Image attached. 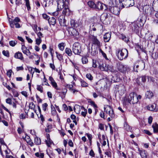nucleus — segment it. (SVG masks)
<instances>
[{
    "instance_id": "nucleus-54",
    "label": "nucleus",
    "mask_w": 158,
    "mask_h": 158,
    "mask_svg": "<svg viewBox=\"0 0 158 158\" xmlns=\"http://www.w3.org/2000/svg\"><path fill=\"white\" fill-rule=\"evenodd\" d=\"M52 85L56 89L59 90V89L57 88V86L56 83L54 81L51 83Z\"/></svg>"
},
{
    "instance_id": "nucleus-33",
    "label": "nucleus",
    "mask_w": 158,
    "mask_h": 158,
    "mask_svg": "<svg viewBox=\"0 0 158 158\" xmlns=\"http://www.w3.org/2000/svg\"><path fill=\"white\" fill-rule=\"evenodd\" d=\"M58 47L60 50L61 51H63L65 47L64 43H61L59 44Z\"/></svg>"
},
{
    "instance_id": "nucleus-37",
    "label": "nucleus",
    "mask_w": 158,
    "mask_h": 158,
    "mask_svg": "<svg viewBox=\"0 0 158 158\" xmlns=\"http://www.w3.org/2000/svg\"><path fill=\"white\" fill-rule=\"evenodd\" d=\"M51 107L52 110V115H55L56 113V111L55 108L54 107V106H53L52 105H51Z\"/></svg>"
},
{
    "instance_id": "nucleus-9",
    "label": "nucleus",
    "mask_w": 158,
    "mask_h": 158,
    "mask_svg": "<svg viewBox=\"0 0 158 158\" xmlns=\"http://www.w3.org/2000/svg\"><path fill=\"white\" fill-rule=\"evenodd\" d=\"M109 11L111 13L116 15L119 14L120 9L117 6H111L109 7Z\"/></svg>"
},
{
    "instance_id": "nucleus-11",
    "label": "nucleus",
    "mask_w": 158,
    "mask_h": 158,
    "mask_svg": "<svg viewBox=\"0 0 158 158\" xmlns=\"http://www.w3.org/2000/svg\"><path fill=\"white\" fill-rule=\"evenodd\" d=\"M116 88L118 89V92L121 95H123L125 92V87L123 85H117L116 86Z\"/></svg>"
},
{
    "instance_id": "nucleus-4",
    "label": "nucleus",
    "mask_w": 158,
    "mask_h": 158,
    "mask_svg": "<svg viewBox=\"0 0 158 158\" xmlns=\"http://www.w3.org/2000/svg\"><path fill=\"white\" fill-rule=\"evenodd\" d=\"M127 101L130 103L133 104L137 103L138 99L137 98V94L134 92L130 93L128 96Z\"/></svg>"
},
{
    "instance_id": "nucleus-39",
    "label": "nucleus",
    "mask_w": 158,
    "mask_h": 158,
    "mask_svg": "<svg viewBox=\"0 0 158 158\" xmlns=\"http://www.w3.org/2000/svg\"><path fill=\"white\" fill-rule=\"evenodd\" d=\"M115 0H110L109 1L108 6L109 7L111 6H114V3L115 2Z\"/></svg>"
},
{
    "instance_id": "nucleus-58",
    "label": "nucleus",
    "mask_w": 158,
    "mask_h": 158,
    "mask_svg": "<svg viewBox=\"0 0 158 158\" xmlns=\"http://www.w3.org/2000/svg\"><path fill=\"white\" fill-rule=\"evenodd\" d=\"M87 113V110L86 109H84V111L81 112V114L82 116L85 117L86 116Z\"/></svg>"
},
{
    "instance_id": "nucleus-59",
    "label": "nucleus",
    "mask_w": 158,
    "mask_h": 158,
    "mask_svg": "<svg viewBox=\"0 0 158 158\" xmlns=\"http://www.w3.org/2000/svg\"><path fill=\"white\" fill-rule=\"evenodd\" d=\"M6 103L9 104L10 105L12 104V100L10 98H8L6 99Z\"/></svg>"
},
{
    "instance_id": "nucleus-44",
    "label": "nucleus",
    "mask_w": 158,
    "mask_h": 158,
    "mask_svg": "<svg viewBox=\"0 0 158 158\" xmlns=\"http://www.w3.org/2000/svg\"><path fill=\"white\" fill-rule=\"evenodd\" d=\"M82 63L83 64H85L88 62L87 58L86 57H83L82 58Z\"/></svg>"
},
{
    "instance_id": "nucleus-19",
    "label": "nucleus",
    "mask_w": 158,
    "mask_h": 158,
    "mask_svg": "<svg viewBox=\"0 0 158 158\" xmlns=\"http://www.w3.org/2000/svg\"><path fill=\"white\" fill-rule=\"evenodd\" d=\"M14 57L16 58L19 59L21 60H23V57L22 54L19 52H18L15 53Z\"/></svg>"
},
{
    "instance_id": "nucleus-45",
    "label": "nucleus",
    "mask_w": 158,
    "mask_h": 158,
    "mask_svg": "<svg viewBox=\"0 0 158 158\" xmlns=\"http://www.w3.org/2000/svg\"><path fill=\"white\" fill-rule=\"evenodd\" d=\"M9 23L10 27L11 28L14 27V20H13L11 19H9Z\"/></svg>"
},
{
    "instance_id": "nucleus-40",
    "label": "nucleus",
    "mask_w": 158,
    "mask_h": 158,
    "mask_svg": "<svg viewBox=\"0 0 158 158\" xmlns=\"http://www.w3.org/2000/svg\"><path fill=\"white\" fill-rule=\"evenodd\" d=\"M52 128V125L51 124L48 125L47 128L45 129V131L47 132H49Z\"/></svg>"
},
{
    "instance_id": "nucleus-61",
    "label": "nucleus",
    "mask_w": 158,
    "mask_h": 158,
    "mask_svg": "<svg viewBox=\"0 0 158 158\" xmlns=\"http://www.w3.org/2000/svg\"><path fill=\"white\" fill-rule=\"evenodd\" d=\"M12 91L13 92V95L15 97H17L18 96L19 94L17 91L14 89L12 90Z\"/></svg>"
},
{
    "instance_id": "nucleus-56",
    "label": "nucleus",
    "mask_w": 158,
    "mask_h": 158,
    "mask_svg": "<svg viewBox=\"0 0 158 158\" xmlns=\"http://www.w3.org/2000/svg\"><path fill=\"white\" fill-rule=\"evenodd\" d=\"M98 65L97 64V62L96 60H93V67L94 68H96Z\"/></svg>"
},
{
    "instance_id": "nucleus-49",
    "label": "nucleus",
    "mask_w": 158,
    "mask_h": 158,
    "mask_svg": "<svg viewBox=\"0 0 158 158\" xmlns=\"http://www.w3.org/2000/svg\"><path fill=\"white\" fill-rule=\"evenodd\" d=\"M88 102L91 105H92L94 108H97V105L95 104V102L92 101H88Z\"/></svg>"
},
{
    "instance_id": "nucleus-50",
    "label": "nucleus",
    "mask_w": 158,
    "mask_h": 158,
    "mask_svg": "<svg viewBox=\"0 0 158 158\" xmlns=\"http://www.w3.org/2000/svg\"><path fill=\"white\" fill-rule=\"evenodd\" d=\"M57 92L60 94V95L61 96V97L62 99H64L65 98L66 94H65L64 92L58 91Z\"/></svg>"
},
{
    "instance_id": "nucleus-1",
    "label": "nucleus",
    "mask_w": 158,
    "mask_h": 158,
    "mask_svg": "<svg viewBox=\"0 0 158 158\" xmlns=\"http://www.w3.org/2000/svg\"><path fill=\"white\" fill-rule=\"evenodd\" d=\"M128 55V52L126 49H118L117 50L116 55L120 60H122L126 58Z\"/></svg>"
},
{
    "instance_id": "nucleus-2",
    "label": "nucleus",
    "mask_w": 158,
    "mask_h": 158,
    "mask_svg": "<svg viewBox=\"0 0 158 158\" xmlns=\"http://www.w3.org/2000/svg\"><path fill=\"white\" fill-rule=\"evenodd\" d=\"M119 1L120 6L122 8L132 6L135 3L134 0H119Z\"/></svg>"
},
{
    "instance_id": "nucleus-34",
    "label": "nucleus",
    "mask_w": 158,
    "mask_h": 158,
    "mask_svg": "<svg viewBox=\"0 0 158 158\" xmlns=\"http://www.w3.org/2000/svg\"><path fill=\"white\" fill-rule=\"evenodd\" d=\"M48 137H49V139L46 140L45 142L46 143V144L47 145V146L48 147H50L51 146V145L52 144V143H53V142L50 139L49 137V134H48Z\"/></svg>"
},
{
    "instance_id": "nucleus-36",
    "label": "nucleus",
    "mask_w": 158,
    "mask_h": 158,
    "mask_svg": "<svg viewBox=\"0 0 158 158\" xmlns=\"http://www.w3.org/2000/svg\"><path fill=\"white\" fill-rule=\"evenodd\" d=\"M35 156L39 158H44V154L43 153L37 152L35 154Z\"/></svg>"
},
{
    "instance_id": "nucleus-26",
    "label": "nucleus",
    "mask_w": 158,
    "mask_h": 158,
    "mask_svg": "<svg viewBox=\"0 0 158 158\" xmlns=\"http://www.w3.org/2000/svg\"><path fill=\"white\" fill-rule=\"evenodd\" d=\"M124 128L128 131H130L131 130V128L128 125L127 123L126 122L124 124Z\"/></svg>"
},
{
    "instance_id": "nucleus-31",
    "label": "nucleus",
    "mask_w": 158,
    "mask_h": 158,
    "mask_svg": "<svg viewBox=\"0 0 158 158\" xmlns=\"http://www.w3.org/2000/svg\"><path fill=\"white\" fill-rule=\"evenodd\" d=\"M25 2V6L28 10H31V6L29 0H24Z\"/></svg>"
},
{
    "instance_id": "nucleus-48",
    "label": "nucleus",
    "mask_w": 158,
    "mask_h": 158,
    "mask_svg": "<svg viewBox=\"0 0 158 158\" xmlns=\"http://www.w3.org/2000/svg\"><path fill=\"white\" fill-rule=\"evenodd\" d=\"M86 77L90 81H92L93 79V77L90 73L87 74L86 75Z\"/></svg>"
},
{
    "instance_id": "nucleus-10",
    "label": "nucleus",
    "mask_w": 158,
    "mask_h": 158,
    "mask_svg": "<svg viewBox=\"0 0 158 158\" xmlns=\"http://www.w3.org/2000/svg\"><path fill=\"white\" fill-rule=\"evenodd\" d=\"M98 64H99V69L102 71H108L109 70V65L106 64L105 63H103L98 62Z\"/></svg>"
},
{
    "instance_id": "nucleus-3",
    "label": "nucleus",
    "mask_w": 158,
    "mask_h": 158,
    "mask_svg": "<svg viewBox=\"0 0 158 158\" xmlns=\"http://www.w3.org/2000/svg\"><path fill=\"white\" fill-rule=\"evenodd\" d=\"M73 52L75 55H79L81 51V46L78 42H75L72 47Z\"/></svg>"
},
{
    "instance_id": "nucleus-57",
    "label": "nucleus",
    "mask_w": 158,
    "mask_h": 158,
    "mask_svg": "<svg viewBox=\"0 0 158 158\" xmlns=\"http://www.w3.org/2000/svg\"><path fill=\"white\" fill-rule=\"evenodd\" d=\"M73 86L72 85H67L66 86V88L69 89L70 91L73 89Z\"/></svg>"
},
{
    "instance_id": "nucleus-30",
    "label": "nucleus",
    "mask_w": 158,
    "mask_h": 158,
    "mask_svg": "<svg viewBox=\"0 0 158 158\" xmlns=\"http://www.w3.org/2000/svg\"><path fill=\"white\" fill-rule=\"evenodd\" d=\"M34 143L35 144L37 145L40 144L41 143L40 139L37 137H35L34 139Z\"/></svg>"
},
{
    "instance_id": "nucleus-41",
    "label": "nucleus",
    "mask_w": 158,
    "mask_h": 158,
    "mask_svg": "<svg viewBox=\"0 0 158 158\" xmlns=\"http://www.w3.org/2000/svg\"><path fill=\"white\" fill-rule=\"evenodd\" d=\"M56 56L58 59L60 61L63 60V56L61 54L58 53L57 52H56Z\"/></svg>"
},
{
    "instance_id": "nucleus-62",
    "label": "nucleus",
    "mask_w": 158,
    "mask_h": 158,
    "mask_svg": "<svg viewBox=\"0 0 158 158\" xmlns=\"http://www.w3.org/2000/svg\"><path fill=\"white\" fill-rule=\"evenodd\" d=\"M35 106V105H34V103L33 102H31L29 104V108H30L32 109H34Z\"/></svg>"
},
{
    "instance_id": "nucleus-32",
    "label": "nucleus",
    "mask_w": 158,
    "mask_h": 158,
    "mask_svg": "<svg viewBox=\"0 0 158 158\" xmlns=\"http://www.w3.org/2000/svg\"><path fill=\"white\" fill-rule=\"evenodd\" d=\"M107 16L108 15L106 14L102 15L100 16L101 20L102 21H104L107 18Z\"/></svg>"
},
{
    "instance_id": "nucleus-13",
    "label": "nucleus",
    "mask_w": 158,
    "mask_h": 158,
    "mask_svg": "<svg viewBox=\"0 0 158 158\" xmlns=\"http://www.w3.org/2000/svg\"><path fill=\"white\" fill-rule=\"evenodd\" d=\"M57 4L58 10H61L65 6V1L64 2V0H58Z\"/></svg>"
},
{
    "instance_id": "nucleus-53",
    "label": "nucleus",
    "mask_w": 158,
    "mask_h": 158,
    "mask_svg": "<svg viewBox=\"0 0 158 158\" xmlns=\"http://www.w3.org/2000/svg\"><path fill=\"white\" fill-rule=\"evenodd\" d=\"M23 52L27 55H29L31 53L29 49H26L25 50L23 51Z\"/></svg>"
},
{
    "instance_id": "nucleus-20",
    "label": "nucleus",
    "mask_w": 158,
    "mask_h": 158,
    "mask_svg": "<svg viewBox=\"0 0 158 158\" xmlns=\"http://www.w3.org/2000/svg\"><path fill=\"white\" fill-rule=\"evenodd\" d=\"M145 96L147 98L149 99L152 98L154 96L153 93L152 91H148L145 94Z\"/></svg>"
},
{
    "instance_id": "nucleus-46",
    "label": "nucleus",
    "mask_w": 158,
    "mask_h": 158,
    "mask_svg": "<svg viewBox=\"0 0 158 158\" xmlns=\"http://www.w3.org/2000/svg\"><path fill=\"white\" fill-rule=\"evenodd\" d=\"M139 79H140L142 82H145L146 81V76H142L139 77Z\"/></svg>"
},
{
    "instance_id": "nucleus-6",
    "label": "nucleus",
    "mask_w": 158,
    "mask_h": 158,
    "mask_svg": "<svg viewBox=\"0 0 158 158\" xmlns=\"http://www.w3.org/2000/svg\"><path fill=\"white\" fill-rule=\"evenodd\" d=\"M104 109L105 112L107 114H108L109 116L111 118H114V115L113 110L111 107L108 105H106L104 106Z\"/></svg>"
},
{
    "instance_id": "nucleus-35",
    "label": "nucleus",
    "mask_w": 158,
    "mask_h": 158,
    "mask_svg": "<svg viewBox=\"0 0 158 158\" xmlns=\"http://www.w3.org/2000/svg\"><path fill=\"white\" fill-rule=\"evenodd\" d=\"M139 66L138 62L135 63L134 65V70L135 72H138V70L139 69Z\"/></svg>"
},
{
    "instance_id": "nucleus-14",
    "label": "nucleus",
    "mask_w": 158,
    "mask_h": 158,
    "mask_svg": "<svg viewBox=\"0 0 158 158\" xmlns=\"http://www.w3.org/2000/svg\"><path fill=\"white\" fill-rule=\"evenodd\" d=\"M139 153L140 155L142 158H147L148 156V153L147 151L143 149H138Z\"/></svg>"
},
{
    "instance_id": "nucleus-52",
    "label": "nucleus",
    "mask_w": 158,
    "mask_h": 158,
    "mask_svg": "<svg viewBox=\"0 0 158 158\" xmlns=\"http://www.w3.org/2000/svg\"><path fill=\"white\" fill-rule=\"evenodd\" d=\"M152 56L154 59H156L158 57V53L156 52H154L152 54Z\"/></svg>"
},
{
    "instance_id": "nucleus-24",
    "label": "nucleus",
    "mask_w": 158,
    "mask_h": 158,
    "mask_svg": "<svg viewBox=\"0 0 158 158\" xmlns=\"http://www.w3.org/2000/svg\"><path fill=\"white\" fill-rule=\"evenodd\" d=\"M88 5L90 8L95 9L96 8V4L92 1H90L88 2Z\"/></svg>"
},
{
    "instance_id": "nucleus-25",
    "label": "nucleus",
    "mask_w": 158,
    "mask_h": 158,
    "mask_svg": "<svg viewBox=\"0 0 158 158\" xmlns=\"http://www.w3.org/2000/svg\"><path fill=\"white\" fill-rule=\"evenodd\" d=\"M91 39L94 44L98 45L100 44L99 41L98 40L96 36H92Z\"/></svg>"
},
{
    "instance_id": "nucleus-60",
    "label": "nucleus",
    "mask_w": 158,
    "mask_h": 158,
    "mask_svg": "<svg viewBox=\"0 0 158 158\" xmlns=\"http://www.w3.org/2000/svg\"><path fill=\"white\" fill-rule=\"evenodd\" d=\"M48 106V104L47 103H44L43 104L42 107L43 110L44 111L46 110V108Z\"/></svg>"
},
{
    "instance_id": "nucleus-15",
    "label": "nucleus",
    "mask_w": 158,
    "mask_h": 158,
    "mask_svg": "<svg viewBox=\"0 0 158 158\" xmlns=\"http://www.w3.org/2000/svg\"><path fill=\"white\" fill-rule=\"evenodd\" d=\"M118 70L121 72L124 73L127 70L128 68H127V67H125L122 64H119L118 66Z\"/></svg>"
},
{
    "instance_id": "nucleus-43",
    "label": "nucleus",
    "mask_w": 158,
    "mask_h": 158,
    "mask_svg": "<svg viewBox=\"0 0 158 158\" xmlns=\"http://www.w3.org/2000/svg\"><path fill=\"white\" fill-rule=\"evenodd\" d=\"M81 86L83 87H86L88 86V84L83 80H81Z\"/></svg>"
},
{
    "instance_id": "nucleus-29",
    "label": "nucleus",
    "mask_w": 158,
    "mask_h": 158,
    "mask_svg": "<svg viewBox=\"0 0 158 158\" xmlns=\"http://www.w3.org/2000/svg\"><path fill=\"white\" fill-rule=\"evenodd\" d=\"M138 64L139 66V69L140 70L143 69L145 68V65L143 61L138 62Z\"/></svg>"
},
{
    "instance_id": "nucleus-22",
    "label": "nucleus",
    "mask_w": 158,
    "mask_h": 158,
    "mask_svg": "<svg viewBox=\"0 0 158 158\" xmlns=\"http://www.w3.org/2000/svg\"><path fill=\"white\" fill-rule=\"evenodd\" d=\"M48 21L50 25H53L56 23V19L53 17L48 18Z\"/></svg>"
},
{
    "instance_id": "nucleus-51",
    "label": "nucleus",
    "mask_w": 158,
    "mask_h": 158,
    "mask_svg": "<svg viewBox=\"0 0 158 158\" xmlns=\"http://www.w3.org/2000/svg\"><path fill=\"white\" fill-rule=\"evenodd\" d=\"M3 54L5 56L9 57V53L8 51L3 50L2 51Z\"/></svg>"
},
{
    "instance_id": "nucleus-42",
    "label": "nucleus",
    "mask_w": 158,
    "mask_h": 158,
    "mask_svg": "<svg viewBox=\"0 0 158 158\" xmlns=\"http://www.w3.org/2000/svg\"><path fill=\"white\" fill-rule=\"evenodd\" d=\"M17 44L16 41H10L9 42V44L12 47L15 46Z\"/></svg>"
},
{
    "instance_id": "nucleus-63",
    "label": "nucleus",
    "mask_w": 158,
    "mask_h": 158,
    "mask_svg": "<svg viewBox=\"0 0 158 158\" xmlns=\"http://www.w3.org/2000/svg\"><path fill=\"white\" fill-rule=\"evenodd\" d=\"M20 21V19L18 17H16L14 19V23H18Z\"/></svg>"
},
{
    "instance_id": "nucleus-8",
    "label": "nucleus",
    "mask_w": 158,
    "mask_h": 158,
    "mask_svg": "<svg viewBox=\"0 0 158 158\" xmlns=\"http://www.w3.org/2000/svg\"><path fill=\"white\" fill-rule=\"evenodd\" d=\"M130 29L132 31L137 32L139 30V26L138 23L134 22L130 24Z\"/></svg>"
},
{
    "instance_id": "nucleus-47",
    "label": "nucleus",
    "mask_w": 158,
    "mask_h": 158,
    "mask_svg": "<svg viewBox=\"0 0 158 158\" xmlns=\"http://www.w3.org/2000/svg\"><path fill=\"white\" fill-rule=\"evenodd\" d=\"M37 89L38 90L40 91L41 93H43V88L42 86L40 85H37Z\"/></svg>"
},
{
    "instance_id": "nucleus-28",
    "label": "nucleus",
    "mask_w": 158,
    "mask_h": 158,
    "mask_svg": "<svg viewBox=\"0 0 158 158\" xmlns=\"http://www.w3.org/2000/svg\"><path fill=\"white\" fill-rule=\"evenodd\" d=\"M152 127L153 129V131L154 133L158 132V124L156 123L153 124Z\"/></svg>"
},
{
    "instance_id": "nucleus-27",
    "label": "nucleus",
    "mask_w": 158,
    "mask_h": 158,
    "mask_svg": "<svg viewBox=\"0 0 158 158\" xmlns=\"http://www.w3.org/2000/svg\"><path fill=\"white\" fill-rule=\"evenodd\" d=\"M65 53L69 56H71L72 55V51L70 49L66 48L65 49Z\"/></svg>"
},
{
    "instance_id": "nucleus-5",
    "label": "nucleus",
    "mask_w": 158,
    "mask_h": 158,
    "mask_svg": "<svg viewBox=\"0 0 158 158\" xmlns=\"http://www.w3.org/2000/svg\"><path fill=\"white\" fill-rule=\"evenodd\" d=\"M65 6L64 7L62 13L64 15L68 16L70 15L71 12L69 8V4L68 0H65Z\"/></svg>"
},
{
    "instance_id": "nucleus-38",
    "label": "nucleus",
    "mask_w": 158,
    "mask_h": 158,
    "mask_svg": "<svg viewBox=\"0 0 158 158\" xmlns=\"http://www.w3.org/2000/svg\"><path fill=\"white\" fill-rule=\"evenodd\" d=\"M120 38L126 42H127L128 41V38L126 37L124 35H121L120 36Z\"/></svg>"
},
{
    "instance_id": "nucleus-64",
    "label": "nucleus",
    "mask_w": 158,
    "mask_h": 158,
    "mask_svg": "<svg viewBox=\"0 0 158 158\" xmlns=\"http://www.w3.org/2000/svg\"><path fill=\"white\" fill-rule=\"evenodd\" d=\"M15 4L18 6L22 4L21 0H16Z\"/></svg>"
},
{
    "instance_id": "nucleus-16",
    "label": "nucleus",
    "mask_w": 158,
    "mask_h": 158,
    "mask_svg": "<svg viewBox=\"0 0 158 158\" xmlns=\"http://www.w3.org/2000/svg\"><path fill=\"white\" fill-rule=\"evenodd\" d=\"M147 109L149 110L154 112H157L158 110V109L156 108V104H155L148 105Z\"/></svg>"
},
{
    "instance_id": "nucleus-55",
    "label": "nucleus",
    "mask_w": 158,
    "mask_h": 158,
    "mask_svg": "<svg viewBox=\"0 0 158 158\" xmlns=\"http://www.w3.org/2000/svg\"><path fill=\"white\" fill-rule=\"evenodd\" d=\"M41 41L42 40L41 38H39L35 40L36 44L38 45H39L41 43Z\"/></svg>"
},
{
    "instance_id": "nucleus-21",
    "label": "nucleus",
    "mask_w": 158,
    "mask_h": 158,
    "mask_svg": "<svg viewBox=\"0 0 158 158\" xmlns=\"http://www.w3.org/2000/svg\"><path fill=\"white\" fill-rule=\"evenodd\" d=\"M25 139L26 141L28 144L31 146H33L34 145V143L31 141L29 136L28 135L26 136Z\"/></svg>"
},
{
    "instance_id": "nucleus-17",
    "label": "nucleus",
    "mask_w": 158,
    "mask_h": 158,
    "mask_svg": "<svg viewBox=\"0 0 158 158\" xmlns=\"http://www.w3.org/2000/svg\"><path fill=\"white\" fill-rule=\"evenodd\" d=\"M143 11L146 14H148L150 13V8L148 5H146L142 7Z\"/></svg>"
},
{
    "instance_id": "nucleus-23",
    "label": "nucleus",
    "mask_w": 158,
    "mask_h": 158,
    "mask_svg": "<svg viewBox=\"0 0 158 158\" xmlns=\"http://www.w3.org/2000/svg\"><path fill=\"white\" fill-rule=\"evenodd\" d=\"M70 24L72 27L75 28H77L78 26V24L77 22L73 19L71 20Z\"/></svg>"
},
{
    "instance_id": "nucleus-12",
    "label": "nucleus",
    "mask_w": 158,
    "mask_h": 158,
    "mask_svg": "<svg viewBox=\"0 0 158 158\" xmlns=\"http://www.w3.org/2000/svg\"><path fill=\"white\" fill-rule=\"evenodd\" d=\"M58 19L59 23L61 26H67L66 20L63 15L60 16Z\"/></svg>"
},
{
    "instance_id": "nucleus-18",
    "label": "nucleus",
    "mask_w": 158,
    "mask_h": 158,
    "mask_svg": "<svg viewBox=\"0 0 158 158\" xmlns=\"http://www.w3.org/2000/svg\"><path fill=\"white\" fill-rule=\"evenodd\" d=\"M111 37V34L110 33H106L103 36L104 41L105 42H108L110 40Z\"/></svg>"
},
{
    "instance_id": "nucleus-7",
    "label": "nucleus",
    "mask_w": 158,
    "mask_h": 158,
    "mask_svg": "<svg viewBox=\"0 0 158 158\" xmlns=\"http://www.w3.org/2000/svg\"><path fill=\"white\" fill-rule=\"evenodd\" d=\"M96 8L95 9L98 10H102L104 9L105 10H106L108 9L107 6L102 3L101 2H98L96 4Z\"/></svg>"
}]
</instances>
